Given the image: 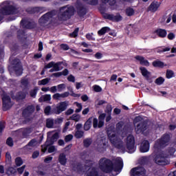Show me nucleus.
Masks as SVG:
<instances>
[{
	"label": "nucleus",
	"mask_w": 176,
	"mask_h": 176,
	"mask_svg": "<svg viewBox=\"0 0 176 176\" xmlns=\"http://www.w3.org/2000/svg\"><path fill=\"white\" fill-rule=\"evenodd\" d=\"M99 168L103 173H116V175L120 173L123 168V160L120 157L116 159V163L113 164L111 160L107 158H102L99 161Z\"/></svg>",
	"instance_id": "1"
},
{
	"label": "nucleus",
	"mask_w": 176,
	"mask_h": 176,
	"mask_svg": "<svg viewBox=\"0 0 176 176\" xmlns=\"http://www.w3.org/2000/svg\"><path fill=\"white\" fill-rule=\"evenodd\" d=\"M108 137L109 141L112 145L116 148H122L123 146V142H122V138L126 135V131H122L121 135H118L115 131H107Z\"/></svg>",
	"instance_id": "2"
},
{
	"label": "nucleus",
	"mask_w": 176,
	"mask_h": 176,
	"mask_svg": "<svg viewBox=\"0 0 176 176\" xmlns=\"http://www.w3.org/2000/svg\"><path fill=\"white\" fill-rule=\"evenodd\" d=\"M13 3L12 1H4L0 5V21H2L3 16L9 14H14L16 11Z\"/></svg>",
	"instance_id": "3"
},
{
	"label": "nucleus",
	"mask_w": 176,
	"mask_h": 176,
	"mask_svg": "<svg viewBox=\"0 0 176 176\" xmlns=\"http://www.w3.org/2000/svg\"><path fill=\"white\" fill-rule=\"evenodd\" d=\"M175 152V148H170V151L168 152V154L164 155V152L159 151L157 153L156 155L154 157V160L156 163V164H159L160 166H166L170 162L166 157L167 156H170V155H174V153Z\"/></svg>",
	"instance_id": "4"
},
{
	"label": "nucleus",
	"mask_w": 176,
	"mask_h": 176,
	"mask_svg": "<svg viewBox=\"0 0 176 176\" xmlns=\"http://www.w3.org/2000/svg\"><path fill=\"white\" fill-rule=\"evenodd\" d=\"M74 11L75 10H74V7L71 6L62 7L60 9L58 17L60 20H68V19L74 14Z\"/></svg>",
	"instance_id": "5"
},
{
	"label": "nucleus",
	"mask_w": 176,
	"mask_h": 176,
	"mask_svg": "<svg viewBox=\"0 0 176 176\" xmlns=\"http://www.w3.org/2000/svg\"><path fill=\"white\" fill-rule=\"evenodd\" d=\"M58 139V132L51 131L47 133V140L45 144L41 146V152L45 153L47 151V146L52 145Z\"/></svg>",
	"instance_id": "6"
},
{
	"label": "nucleus",
	"mask_w": 176,
	"mask_h": 176,
	"mask_svg": "<svg viewBox=\"0 0 176 176\" xmlns=\"http://www.w3.org/2000/svg\"><path fill=\"white\" fill-rule=\"evenodd\" d=\"M169 141H170V135L168 134L164 135L160 140H157L155 142L154 145L155 152H156V151H157L158 149H160L164 146L168 145Z\"/></svg>",
	"instance_id": "7"
},
{
	"label": "nucleus",
	"mask_w": 176,
	"mask_h": 176,
	"mask_svg": "<svg viewBox=\"0 0 176 176\" xmlns=\"http://www.w3.org/2000/svg\"><path fill=\"white\" fill-rule=\"evenodd\" d=\"M134 124L135 126L136 133H142L145 130V124L142 121V118L141 116H138L134 120Z\"/></svg>",
	"instance_id": "8"
},
{
	"label": "nucleus",
	"mask_w": 176,
	"mask_h": 176,
	"mask_svg": "<svg viewBox=\"0 0 176 176\" xmlns=\"http://www.w3.org/2000/svg\"><path fill=\"white\" fill-rule=\"evenodd\" d=\"M134 137L129 135L126 140V147L129 153H133V152H135V146H134Z\"/></svg>",
	"instance_id": "9"
},
{
	"label": "nucleus",
	"mask_w": 176,
	"mask_h": 176,
	"mask_svg": "<svg viewBox=\"0 0 176 176\" xmlns=\"http://www.w3.org/2000/svg\"><path fill=\"white\" fill-rule=\"evenodd\" d=\"M89 165H86L85 166V176H100L98 174V170L94 168V164L91 162H89Z\"/></svg>",
	"instance_id": "10"
},
{
	"label": "nucleus",
	"mask_w": 176,
	"mask_h": 176,
	"mask_svg": "<svg viewBox=\"0 0 176 176\" xmlns=\"http://www.w3.org/2000/svg\"><path fill=\"white\" fill-rule=\"evenodd\" d=\"M99 120V122H98ZM104 120H105V113H102L100 115L98 120L97 118L93 119V126L94 129H99L104 126Z\"/></svg>",
	"instance_id": "11"
},
{
	"label": "nucleus",
	"mask_w": 176,
	"mask_h": 176,
	"mask_svg": "<svg viewBox=\"0 0 176 176\" xmlns=\"http://www.w3.org/2000/svg\"><path fill=\"white\" fill-rule=\"evenodd\" d=\"M2 100L3 110L8 111V109H10V108H12V105H13V102L10 100V97L7 94H4Z\"/></svg>",
	"instance_id": "12"
},
{
	"label": "nucleus",
	"mask_w": 176,
	"mask_h": 176,
	"mask_svg": "<svg viewBox=\"0 0 176 176\" xmlns=\"http://www.w3.org/2000/svg\"><path fill=\"white\" fill-rule=\"evenodd\" d=\"M131 176H144L145 175V168L138 166L132 168L130 171Z\"/></svg>",
	"instance_id": "13"
},
{
	"label": "nucleus",
	"mask_w": 176,
	"mask_h": 176,
	"mask_svg": "<svg viewBox=\"0 0 176 176\" xmlns=\"http://www.w3.org/2000/svg\"><path fill=\"white\" fill-rule=\"evenodd\" d=\"M107 146V141H105V139H98L96 142L95 143V148L98 149V151H101V149H105V147Z\"/></svg>",
	"instance_id": "14"
},
{
	"label": "nucleus",
	"mask_w": 176,
	"mask_h": 176,
	"mask_svg": "<svg viewBox=\"0 0 176 176\" xmlns=\"http://www.w3.org/2000/svg\"><path fill=\"white\" fill-rule=\"evenodd\" d=\"M67 107H68V102H61L56 106V113H61V112H64L65 109H67Z\"/></svg>",
	"instance_id": "15"
},
{
	"label": "nucleus",
	"mask_w": 176,
	"mask_h": 176,
	"mask_svg": "<svg viewBox=\"0 0 176 176\" xmlns=\"http://www.w3.org/2000/svg\"><path fill=\"white\" fill-rule=\"evenodd\" d=\"M140 152L145 153L149 151V142L144 140L140 144Z\"/></svg>",
	"instance_id": "16"
},
{
	"label": "nucleus",
	"mask_w": 176,
	"mask_h": 176,
	"mask_svg": "<svg viewBox=\"0 0 176 176\" xmlns=\"http://www.w3.org/2000/svg\"><path fill=\"white\" fill-rule=\"evenodd\" d=\"M140 70L142 76H144V78H145L147 80H149V78H151V75H152L151 72L148 71V69L144 67H140Z\"/></svg>",
	"instance_id": "17"
},
{
	"label": "nucleus",
	"mask_w": 176,
	"mask_h": 176,
	"mask_svg": "<svg viewBox=\"0 0 176 176\" xmlns=\"http://www.w3.org/2000/svg\"><path fill=\"white\" fill-rule=\"evenodd\" d=\"M135 60H137L138 61L140 62V64H141V65H144V67H149L150 63L149 61H148V60L145 59V58H144V56H136L135 57Z\"/></svg>",
	"instance_id": "18"
},
{
	"label": "nucleus",
	"mask_w": 176,
	"mask_h": 176,
	"mask_svg": "<svg viewBox=\"0 0 176 176\" xmlns=\"http://www.w3.org/2000/svg\"><path fill=\"white\" fill-rule=\"evenodd\" d=\"M52 13L49 12L45 14H44L40 19H39V23L40 24H46L47 21L52 19Z\"/></svg>",
	"instance_id": "19"
},
{
	"label": "nucleus",
	"mask_w": 176,
	"mask_h": 176,
	"mask_svg": "<svg viewBox=\"0 0 176 176\" xmlns=\"http://www.w3.org/2000/svg\"><path fill=\"white\" fill-rule=\"evenodd\" d=\"M104 16L106 19H109V20H112L113 21H122V16L120 14H118L116 15H111V14H104Z\"/></svg>",
	"instance_id": "20"
},
{
	"label": "nucleus",
	"mask_w": 176,
	"mask_h": 176,
	"mask_svg": "<svg viewBox=\"0 0 176 176\" xmlns=\"http://www.w3.org/2000/svg\"><path fill=\"white\" fill-rule=\"evenodd\" d=\"M160 6V3L157 1H154L150 5L148 9L149 10H151V12H156V10L159 9Z\"/></svg>",
	"instance_id": "21"
},
{
	"label": "nucleus",
	"mask_w": 176,
	"mask_h": 176,
	"mask_svg": "<svg viewBox=\"0 0 176 176\" xmlns=\"http://www.w3.org/2000/svg\"><path fill=\"white\" fill-rule=\"evenodd\" d=\"M39 144V142H38V140L34 139L32 140L29 144L25 146V149H32V148H34V146H36V145Z\"/></svg>",
	"instance_id": "22"
},
{
	"label": "nucleus",
	"mask_w": 176,
	"mask_h": 176,
	"mask_svg": "<svg viewBox=\"0 0 176 176\" xmlns=\"http://www.w3.org/2000/svg\"><path fill=\"white\" fill-rule=\"evenodd\" d=\"M35 111V107L34 106H28L25 110H23V116H25V115H30L32 113Z\"/></svg>",
	"instance_id": "23"
},
{
	"label": "nucleus",
	"mask_w": 176,
	"mask_h": 176,
	"mask_svg": "<svg viewBox=\"0 0 176 176\" xmlns=\"http://www.w3.org/2000/svg\"><path fill=\"white\" fill-rule=\"evenodd\" d=\"M153 67L158 68H164V67H167V64L160 61V60H155L153 62Z\"/></svg>",
	"instance_id": "24"
},
{
	"label": "nucleus",
	"mask_w": 176,
	"mask_h": 176,
	"mask_svg": "<svg viewBox=\"0 0 176 176\" xmlns=\"http://www.w3.org/2000/svg\"><path fill=\"white\" fill-rule=\"evenodd\" d=\"M58 162L62 164V166H65L67 164V157H65L64 153H61L58 157Z\"/></svg>",
	"instance_id": "25"
},
{
	"label": "nucleus",
	"mask_w": 176,
	"mask_h": 176,
	"mask_svg": "<svg viewBox=\"0 0 176 176\" xmlns=\"http://www.w3.org/2000/svg\"><path fill=\"white\" fill-rule=\"evenodd\" d=\"M15 72L17 75H21V74L23 73V67H21L19 60H16V66L15 67Z\"/></svg>",
	"instance_id": "26"
},
{
	"label": "nucleus",
	"mask_w": 176,
	"mask_h": 176,
	"mask_svg": "<svg viewBox=\"0 0 176 176\" xmlns=\"http://www.w3.org/2000/svg\"><path fill=\"white\" fill-rule=\"evenodd\" d=\"M155 34H157L160 38H166L167 36V32L165 30L158 29L155 31Z\"/></svg>",
	"instance_id": "27"
},
{
	"label": "nucleus",
	"mask_w": 176,
	"mask_h": 176,
	"mask_svg": "<svg viewBox=\"0 0 176 176\" xmlns=\"http://www.w3.org/2000/svg\"><path fill=\"white\" fill-rule=\"evenodd\" d=\"M61 65V62L54 63L52 69L50 70V72H57V71H60V65Z\"/></svg>",
	"instance_id": "28"
},
{
	"label": "nucleus",
	"mask_w": 176,
	"mask_h": 176,
	"mask_svg": "<svg viewBox=\"0 0 176 176\" xmlns=\"http://www.w3.org/2000/svg\"><path fill=\"white\" fill-rule=\"evenodd\" d=\"M52 100V96L50 94H46L44 96H42L39 99V102H43L45 101H50Z\"/></svg>",
	"instance_id": "29"
},
{
	"label": "nucleus",
	"mask_w": 176,
	"mask_h": 176,
	"mask_svg": "<svg viewBox=\"0 0 176 176\" xmlns=\"http://www.w3.org/2000/svg\"><path fill=\"white\" fill-rule=\"evenodd\" d=\"M175 77V73L171 69H167L166 73V78L167 79H171Z\"/></svg>",
	"instance_id": "30"
},
{
	"label": "nucleus",
	"mask_w": 176,
	"mask_h": 176,
	"mask_svg": "<svg viewBox=\"0 0 176 176\" xmlns=\"http://www.w3.org/2000/svg\"><path fill=\"white\" fill-rule=\"evenodd\" d=\"M91 127V118H89L85 124L84 125V129L87 131V130H90V128Z\"/></svg>",
	"instance_id": "31"
},
{
	"label": "nucleus",
	"mask_w": 176,
	"mask_h": 176,
	"mask_svg": "<svg viewBox=\"0 0 176 176\" xmlns=\"http://www.w3.org/2000/svg\"><path fill=\"white\" fill-rule=\"evenodd\" d=\"M109 28L104 27L98 32V35H104V34H107V32H109Z\"/></svg>",
	"instance_id": "32"
},
{
	"label": "nucleus",
	"mask_w": 176,
	"mask_h": 176,
	"mask_svg": "<svg viewBox=\"0 0 176 176\" xmlns=\"http://www.w3.org/2000/svg\"><path fill=\"white\" fill-rule=\"evenodd\" d=\"M164 80H166L164 78L160 76L155 79V83L160 86L161 85H163V83H164Z\"/></svg>",
	"instance_id": "33"
},
{
	"label": "nucleus",
	"mask_w": 176,
	"mask_h": 176,
	"mask_svg": "<svg viewBox=\"0 0 176 176\" xmlns=\"http://www.w3.org/2000/svg\"><path fill=\"white\" fill-rule=\"evenodd\" d=\"M70 119L72 120H74V122H79L80 120V115L79 114H73L71 117Z\"/></svg>",
	"instance_id": "34"
},
{
	"label": "nucleus",
	"mask_w": 176,
	"mask_h": 176,
	"mask_svg": "<svg viewBox=\"0 0 176 176\" xmlns=\"http://www.w3.org/2000/svg\"><path fill=\"white\" fill-rule=\"evenodd\" d=\"M12 98H16V100H23V98H25V94L23 92L19 93L16 97H14L12 96Z\"/></svg>",
	"instance_id": "35"
},
{
	"label": "nucleus",
	"mask_w": 176,
	"mask_h": 176,
	"mask_svg": "<svg viewBox=\"0 0 176 176\" xmlns=\"http://www.w3.org/2000/svg\"><path fill=\"white\" fill-rule=\"evenodd\" d=\"M50 81V78H44L41 80H39L38 82V85H47V83H49Z\"/></svg>",
	"instance_id": "36"
},
{
	"label": "nucleus",
	"mask_w": 176,
	"mask_h": 176,
	"mask_svg": "<svg viewBox=\"0 0 176 176\" xmlns=\"http://www.w3.org/2000/svg\"><path fill=\"white\" fill-rule=\"evenodd\" d=\"M74 105L77 107V109H76V113H79V112L82 111V104L79 102H74Z\"/></svg>",
	"instance_id": "37"
},
{
	"label": "nucleus",
	"mask_w": 176,
	"mask_h": 176,
	"mask_svg": "<svg viewBox=\"0 0 176 176\" xmlns=\"http://www.w3.org/2000/svg\"><path fill=\"white\" fill-rule=\"evenodd\" d=\"M126 16H133L134 14V10L131 8H128L126 10Z\"/></svg>",
	"instance_id": "38"
},
{
	"label": "nucleus",
	"mask_w": 176,
	"mask_h": 176,
	"mask_svg": "<svg viewBox=\"0 0 176 176\" xmlns=\"http://www.w3.org/2000/svg\"><path fill=\"white\" fill-rule=\"evenodd\" d=\"M53 124H54V121L52 119L47 120V127L51 129V127H53Z\"/></svg>",
	"instance_id": "39"
},
{
	"label": "nucleus",
	"mask_w": 176,
	"mask_h": 176,
	"mask_svg": "<svg viewBox=\"0 0 176 176\" xmlns=\"http://www.w3.org/2000/svg\"><path fill=\"white\" fill-rule=\"evenodd\" d=\"M84 146H86V148H87L88 146H90V145L91 144V139L90 138H87L84 140Z\"/></svg>",
	"instance_id": "40"
},
{
	"label": "nucleus",
	"mask_w": 176,
	"mask_h": 176,
	"mask_svg": "<svg viewBox=\"0 0 176 176\" xmlns=\"http://www.w3.org/2000/svg\"><path fill=\"white\" fill-rule=\"evenodd\" d=\"M170 50H171L170 47H166V48L160 47L157 49V53H162L163 52H170Z\"/></svg>",
	"instance_id": "41"
},
{
	"label": "nucleus",
	"mask_w": 176,
	"mask_h": 176,
	"mask_svg": "<svg viewBox=\"0 0 176 176\" xmlns=\"http://www.w3.org/2000/svg\"><path fill=\"white\" fill-rule=\"evenodd\" d=\"M52 98L54 100H60L61 98H63L62 94L59 93H56L52 96Z\"/></svg>",
	"instance_id": "42"
},
{
	"label": "nucleus",
	"mask_w": 176,
	"mask_h": 176,
	"mask_svg": "<svg viewBox=\"0 0 176 176\" xmlns=\"http://www.w3.org/2000/svg\"><path fill=\"white\" fill-rule=\"evenodd\" d=\"M57 89H58V91L61 92L63 91V90H65L66 85L65 84H60L56 86Z\"/></svg>",
	"instance_id": "43"
},
{
	"label": "nucleus",
	"mask_w": 176,
	"mask_h": 176,
	"mask_svg": "<svg viewBox=\"0 0 176 176\" xmlns=\"http://www.w3.org/2000/svg\"><path fill=\"white\" fill-rule=\"evenodd\" d=\"M32 132V129H23L22 133L23 135H28V134H30Z\"/></svg>",
	"instance_id": "44"
},
{
	"label": "nucleus",
	"mask_w": 176,
	"mask_h": 176,
	"mask_svg": "<svg viewBox=\"0 0 176 176\" xmlns=\"http://www.w3.org/2000/svg\"><path fill=\"white\" fill-rule=\"evenodd\" d=\"M83 137V131H77L75 134L76 138H82Z\"/></svg>",
	"instance_id": "45"
},
{
	"label": "nucleus",
	"mask_w": 176,
	"mask_h": 176,
	"mask_svg": "<svg viewBox=\"0 0 176 176\" xmlns=\"http://www.w3.org/2000/svg\"><path fill=\"white\" fill-rule=\"evenodd\" d=\"M38 91V88H34L33 90L30 91V96L35 98L36 97V92Z\"/></svg>",
	"instance_id": "46"
},
{
	"label": "nucleus",
	"mask_w": 176,
	"mask_h": 176,
	"mask_svg": "<svg viewBox=\"0 0 176 176\" xmlns=\"http://www.w3.org/2000/svg\"><path fill=\"white\" fill-rule=\"evenodd\" d=\"M15 163L18 166H21V164H23V160H21V158L17 157L15 159Z\"/></svg>",
	"instance_id": "47"
},
{
	"label": "nucleus",
	"mask_w": 176,
	"mask_h": 176,
	"mask_svg": "<svg viewBox=\"0 0 176 176\" xmlns=\"http://www.w3.org/2000/svg\"><path fill=\"white\" fill-rule=\"evenodd\" d=\"M93 89H94V91H96V93H98L102 90L101 87H100L98 85H94Z\"/></svg>",
	"instance_id": "48"
},
{
	"label": "nucleus",
	"mask_w": 176,
	"mask_h": 176,
	"mask_svg": "<svg viewBox=\"0 0 176 176\" xmlns=\"http://www.w3.org/2000/svg\"><path fill=\"white\" fill-rule=\"evenodd\" d=\"M79 32V28H76L71 34L72 38H76L78 33Z\"/></svg>",
	"instance_id": "49"
},
{
	"label": "nucleus",
	"mask_w": 176,
	"mask_h": 176,
	"mask_svg": "<svg viewBox=\"0 0 176 176\" xmlns=\"http://www.w3.org/2000/svg\"><path fill=\"white\" fill-rule=\"evenodd\" d=\"M6 144L7 145H8V146H13V140L12 139V138H8L7 139Z\"/></svg>",
	"instance_id": "50"
},
{
	"label": "nucleus",
	"mask_w": 176,
	"mask_h": 176,
	"mask_svg": "<svg viewBox=\"0 0 176 176\" xmlns=\"http://www.w3.org/2000/svg\"><path fill=\"white\" fill-rule=\"evenodd\" d=\"M56 151H57V149L56 148V147L54 146H50L48 148V153H53V152H56Z\"/></svg>",
	"instance_id": "51"
},
{
	"label": "nucleus",
	"mask_w": 176,
	"mask_h": 176,
	"mask_svg": "<svg viewBox=\"0 0 176 176\" xmlns=\"http://www.w3.org/2000/svg\"><path fill=\"white\" fill-rule=\"evenodd\" d=\"M86 38H87V39H88V41H95V38H94V36H93V33H91V34H87V35H86Z\"/></svg>",
	"instance_id": "52"
},
{
	"label": "nucleus",
	"mask_w": 176,
	"mask_h": 176,
	"mask_svg": "<svg viewBox=\"0 0 176 176\" xmlns=\"http://www.w3.org/2000/svg\"><path fill=\"white\" fill-rule=\"evenodd\" d=\"M15 173H16V169L13 167L9 168L7 171V174H14Z\"/></svg>",
	"instance_id": "53"
},
{
	"label": "nucleus",
	"mask_w": 176,
	"mask_h": 176,
	"mask_svg": "<svg viewBox=\"0 0 176 176\" xmlns=\"http://www.w3.org/2000/svg\"><path fill=\"white\" fill-rule=\"evenodd\" d=\"M72 138H74V135H72V134L67 135L65 138V141L66 142H69V141H71Z\"/></svg>",
	"instance_id": "54"
},
{
	"label": "nucleus",
	"mask_w": 176,
	"mask_h": 176,
	"mask_svg": "<svg viewBox=\"0 0 176 176\" xmlns=\"http://www.w3.org/2000/svg\"><path fill=\"white\" fill-rule=\"evenodd\" d=\"M6 159L9 162H12V156L10 155V153L7 152L6 154Z\"/></svg>",
	"instance_id": "55"
},
{
	"label": "nucleus",
	"mask_w": 176,
	"mask_h": 176,
	"mask_svg": "<svg viewBox=\"0 0 176 176\" xmlns=\"http://www.w3.org/2000/svg\"><path fill=\"white\" fill-rule=\"evenodd\" d=\"M51 109H52V108L50 107V106H47V107H45V109L44 110L45 115H50Z\"/></svg>",
	"instance_id": "56"
},
{
	"label": "nucleus",
	"mask_w": 176,
	"mask_h": 176,
	"mask_svg": "<svg viewBox=\"0 0 176 176\" xmlns=\"http://www.w3.org/2000/svg\"><path fill=\"white\" fill-rule=\"evenodd\" d=\"M103 3H107L109 2V5H113L115 3V0H102Z\"/></svg>",
	"instance_id": "57"
},
{
	"label": "nucleus",
	"mask_w": 176,
	"mask_h": 176,
	"mask_svg": "<svg viewBox=\"0 0 176 176\" xmlns=\"http://www.w3.org/2000/svg\"><path fill=\"white\" fill-rule=\"evenodd\" d=\"M50 91H51V93H56L58 91L57 86H53L50 88Z\"/></svg>",
	"instance_id": "58"
},
{
	"label": "nucleus",
	"mask_w": 176,
	"mask_h": 176,
	"mask_svg": "<svg viewBox=\"0 0 176 176\" xmlns=\"http://www.w3.org/2000/svg\"><path fill=\"white\" fill-rule=\"evenodd\" d=\"M85 1H88L89 5H97L98 3V0H85Z\"/></svg>",
	"instance_id": "59"
},
{
	"label": "nucleus",
	"mask_w": 176,
	"mask_h": 176,
	"mask_svg": "<svg viewBox=\"0 0 176 176\" xmlns=\"http://www.w3.org/2000/svg\"><path fill=\"white\" fill-rule=\"evenodd\" d=\"M3 129H5V122H0V133H2V131H3Z\"/></svg>",
	"instance_id": "60"
},
{
	"label": "nucleus",
	"mask_w": 176,
	"mask_h": 176,
	"mask_svg": "<svg viewBox=\"0 0 176 176\" xmlns=\"http://www.w3.org/2000/svg\"><path fill=\"white\" fill-rule=\"evenodd\" d=\"M174 38H175V34H174L173 33H169L168 34V38L170 39V41H173Z\"/></svg>",
	"instance_id": "61"
},
{
	"label": "nucleus",
	"mask_w": 176,
	"mask_h": 176,
	"mask_svg": "<svg viewBox=\"0 0 176 176\" xmlns=\"http://www.w3.org/2000/svg\"><path fill=\"white\" fill-rule=\"evenodd\" d=\"M51 160H53V157L48 156L45 159L44 162L45 163H50Z\"/></svg>",
	"instance_id": "62"
},
{
	"label": "nucleus",
	"mask_w": 176,
	"mask_h": 176,
	"mask_svg": "<svg viewBox=\"0 0 176 176\" xmlns=\"http://www.w3.org/2000/svg\"><path fill=\"white\" fill-rule=\"evenodd\" d=\"M60 47L63 50H68V49H69V47H68V45H67V44H62V45H60Z\"/></svg>",
	"instance_id": "63"
},
{
	"label": "nucleus",
	"mask_w": 176,
	"mask_h": 176,
	"mask_svg": "<svg viewBox=\"0 0 176 176\" xmlns=\"http://www.w3.org/2000/svg\"><path fill=\"white\" fill-rule=\"evenodd\" d=\"M53 65H54V62H50L47 65H45V68H53Z\"/></svg>",
	"instance_id": "64"
}]
</instances>
